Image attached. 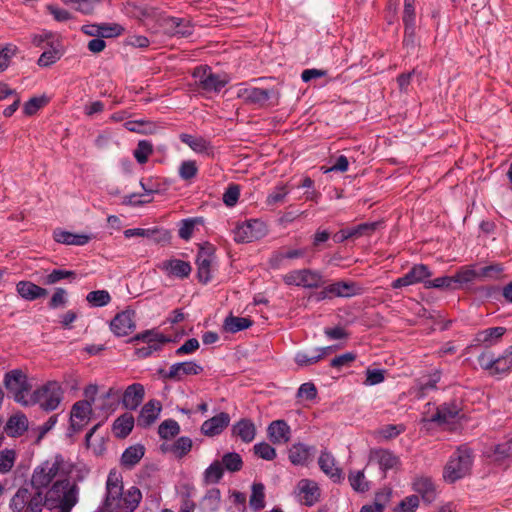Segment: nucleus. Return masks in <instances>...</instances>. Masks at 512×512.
<instances>
[{"instance_id": "f257e3e1", "label": "nucleus", "mask_w": 512, "mask_h": 512, "mask_svg": "<svg viewBox=\"0 0 512 512\" xmlns=\"http://www.w3.org/2000/svg\"><path fill=\"white\" fill-rule=\"evenodd\" d=\"M142 498L141 491L130 487L123 491L122 476L119 472L110 471L106 482V499L103 508L108 512H133Z\"/></svg>"}, {"instance_id": "f03ea898", "label": "nucleus", "mask_w": 512, "mask_h": 512, "mask_svg": "<svg viewBox=\"0 0 512 512\" xmlns=\"http://www.w3.org/2000/svg\"><path fill=\"white\" fill-rule=\"evenodd\" d=\"M72 471L73 464L64 459L62 455L58 454L38 465L33 470L30 482L34 490L42 491L43 488L48 487L55 478H66Z\"/></svg>"}, {"instance_id": "7ed1b4c3", "label": "nucleus", "mask_w": 512, "mask_h": 512, "mask_svg": "<svg viewBox=\"0 0 512 512\" xmlns=\"http://www.w3.org/2000/svg\"><path fill=\"white\" fill-rule=\"evenodd\" d=\"M44 497V506L49 509H58V512H71L78 501V487L69 479L56 480L47 490Z\"/></svg>"}, {"instance_id": "20e7f679", "label": "nucleus", "mask_w": 512, "mask_h": 512, "mask_svg": "<svg viewBox=\"0 0 512 512\" xmlns=\"http://www.w3.org/2000/svg\"><path fill=\"white\" fill-rule=\"evenodd\" d=\"M473 463L472 451L467 447L458 448L444 467L443 478L454 483L469 474Z\"/></svg>"}, {"instance_id": "39448f33", "label": "nucleus", "mask_w": 512, "mask_h": 512, "mask_svg": "<svg viewBox=\"0 0 512 512\" xmlns=\"http://www.w3.org/2000/svg\"><path fill=\"white\" fill-rule=\"evenodd\" d=\"M63 398V390L56 381H49L36 389L28 400V406L38 404L44 411L57 409Z\"/></svg>"}, {"instance_id": "423d86ee", "label": "nucleus", "mask_w": 512, "mask_h": 512, "mask_svg": "<svg viewBox=\"0 0 512 512\" xmlns=\"http://www.w3.org/2000/svg\"><path fill=\"white\" fill-rule=\"evenodd\" d=\"M9 507L12 512H42L43 491H30L26 487H20L11 498Z\"/></svg>"}, {"instance_id": "0eeeda50", "label": "nucleus", "mask_w": 512, "mask_h": 512, "mask_svg": "<svg viewBox=\"0 0 512 512\" xmlns=\"http://www.w3.org/2000/svg\"><path fill=\"white\" fill-rule=\"evenodd\" d=\"M5 388L13 395L14 400L24 406H28L29 394L32 386L28 382L26 374L19 369L5 374Z\"/></svg>"}, {"instance_id": "6e6552de", "label": "nucleus", "mask_w": 512, "mask_h": 512, "mask_svg": "<svg viewBox=\"0 0 512 512\" xmlns=\"http://www.w3.org/2000/svg\"><path fill=\"white\" fill-rule=\"evenodd\" d=\"M193 77L199 87L206 92H218L228 83V78L225 75L213 73L208 66L195 68Z\"/></svg>"}, {"instance_id": "1a4fd4ad", "label": "nucleus", "mask_w": 512, "mask_h": 512, "mask_svg": "<svg viewBox=\"0 0 512 512\" xmlns=\"http://www.w3.org/2000/svg\"><path fill=\"white\" fill-rule=\"evenodd\" d=\"M283 281L287 285H295L304 288H318L324 283L322 274L311 269L290 271L284 275Z\"/></svg>"}, {"instance_id": "9d476101", "label": "nucleus", "mask_w": 512, "mask_h": 512, "mask_svg": "<svg viewBox=\"0 0 512 512\" xmlns=\"http://www.w3.org/2000/svg\"><path fill=\"white\" fill-rule=\"evenodd\" d=\"M92 404L89 400L76 402L70 413L69 435L80 432L90 421Z\"/></svg>"}, {"instance_id": "9b49d317", "label": "nucleus", "mask_w": 512, "mask_h": 512, "mask_svg": "<svg viewBox=\"0 0 512 512\" xmlns=\"http://www.w3.org/2000/svg\"><path fill=\"white\" fill-rule=\"evenodd\" d=\"M266 225L259 220H252L238 225L234 230V240L238 243H249L264 237Z\"/></svg>"}, {"instance_id": "f8f14e48", "label": "nucleus", "mask_w": 512, "mask_h": 512, "mask_svg": "<svg viewBox=\"0 0 512 512\" xmlns=\"http://www.w3.org/2000/svg\"><path fill=\"white\" fill-rule=\"evenodd\" d=\"M215 263L214 248L211 245L201 246L197 258V277L200 282L207 284L212 279Z\"/></svg>"}, {"instance_id": "ddd939ff", "label": "nucleus", "mask_w": 512, "mask_h": 512, "mask_svg": "<svg viewBox=\"0 0 512 512\" xmlns=\"http://www.w3.org/2000/svg\"><path fill=\"white\" fill-rule=\"evenodd\" d=\"M131 341H143L147 344V346L138 348L136 350V354L139 358H146L150 356L154 351L159 350L161 345L167 340L162 334L154 330H147L134 336Z\"/></svg>"}, {"instance_id": "4468645a", "label": "nucleus", "mask_w": 512, "mask_h": 512, "mask_svg": "<svg viewBox=\"0 0 512 512\" xmlns=\"http://www.w3.org/2000/svg\"><path fill=\"white\" fill-rule=\"evenodd\" d=\"M460 407L457 403H444L437 408V411L430 418H423L422 423L428 428V425L436 423L439 426L452 423L460 413Z\"/></svg>"}, {"instance_id": "2eb2a0df", "label": "nucleus", "mask_w": 512, "mask_h": 512, "mask_svg": "<svg viewBox=\"0 0 512 512\" xmlns=\"http://www.w3.org/2000/svg\"><path fill=\"white\" fill-rule=\"evenodd\" d=\"M236 96L243 99L247 103L263 104L271 96H275L278 99L279 94L272 90L261 89L257 87H247L244 84H239L236 87Z\"/></svg>"}, {"instance_id": "dca6fc26", "label": "nucleus", "mask_w": 512, "mask_h": 512, "mask_svg": "<svg viewBox=\"0 0 512 512\" xmlns=\"http://www.w3.org/2000/svg\"><path fill=\"white\" fill-rule=\"evenodd\" d=\"M203 367L194 361H185L172 364L167 372L161 371L165 379L182 381L185 376L198 375Z\"/></svg>"}, {"instance_id": "f3484780", "label": "nucleus", "mask_w": 512, "mask_h": 512, "mask_svg": "<svg viewBox=\"0 0 512 512\" xmlns=\"http://www.w3.org/2000/svg\"><path fill=\"white\" fill-rule=\"evenodd\" d=\"M431 276V272L428 267L424 264H418L411 268L404 276L397 278L392 282L394 289L410 286L419 282H423L425 279Z\"/></svg>"}, {"instance_id": "a211bd4d", "label": "nucleus", "mask_w": 512, "mask_h": 512, "mask_svg": "<svg viewBox=\"0 0 512 512\" xmlns=\"http://www.w3.org/2000/svg\"><path fill=\"white\" fill-rule=\"evenodd\" d=\"M135 312L133 310H125L118 313L111 321L110 327L116 336H126L135 329L134 321Z\"/></svg>"}, {"instance_id": "6ab92c4d", "label": "nucleus", "mask_w": 512, "mask_h": 512, "mask_svg": "<svg viewBox=\"0 0 512 512\" xmlns=\"http://www.w3.org/2000/svg\"><path fill=\"white\" fill-rule=\"evenodd\" d=\"M162 405L158 400L148 401L141 409L137 417V425L142 428L151 426L159 417Z\"/></svg>"}, {"instance_id": "aec40b11", "label": "nucleus", "mask_w": 512, "mask_h": 512, "mask_svg": "<svg viewBox=\"0 0 512 512\" xmlns=\"http://www.w3.org/2000/svg\"><path fill=\"white\" fill-rule=\"evenodd\" d=\"M378 225V222L362 223L353 228L342 229L334 234L333 239L335 242L341 243L350 238H358L363 235H369L376 230Z\"/></svg>"}, {"instance_id": "412c9836", "label": "nucleus", "mask_w": 512, "mask_h": 512, "mask_svg": "<svg viewBox=\"0 0 512 512\" xmlns=\"http://www.w3.org/2000/svg\"><path fill=\"white\" fill-rule=\"evenodd\" d=\"M145 396L144 386L140 383L129 385L122 394V404L126 409L135 410Z\"/></svg>"}, {"instance_id": "4be33fe9", "label": "nucleus", "mask_w": 512, "mask_h": 512, "mask_svg": "<svg viewBox=\"0 0 512 512\" xmlns=\"http://www.w3.org/2000/svg\"><path fill=\"white\" fill-rule=\"evenodd\" d=\"M298 497L301 503L306 506L314 505L320 496L317 484L308 479H302L298 485Z\"/></svg>"}, {"instance_id": "5701e85b", "label": "nucleus", "mask_w": 512, "mask_h": 512, "mask_svg": "<svg viewBox=\"0 0 512 512\" xmlns=\"http://www.w3.org/2000/svg\"><path fill=\"white\" fill-rule=\"evenodd\" d=\"M230 422V417L227 413L221 412L214 417L203 422L201 432L209 437L220 434Z\"/></svg>"}, {"instance_id": "b1692460", "label": "nucleus", "mask_w": 512, "mask_h": 512, "mask_svg": "<svg viewBox=\"0 0 512 512\" xmlns=\"http://www.w3.org/2000/svg\"><path fill=\"white\" fill-rule=\"evenodd\" d=\"M163 27L166 33L173 36L188 37L192 34V26L188 20L176 17L163 19Z\"/></svg>"}, {"instance_id": "393cba45", "label": "nucleus", "mask_w": 512, "mask_h": 512, "mask_svg": "<svg viewBox=\"0 0 512 512\" xmlns=\"http://www.w3.org/2000/svg\"><path fill=\"white\" fill-rule=\"evenodd\" d=\"M159 268L167 275H172L179 278L188 277L192 270L189 262L180 259L165 260L159 265Z\"/></svg>"}, {"instance_id": "a878e982", "label": "nucleus", "mask_w": 512, "mask_h": 512, "mask_svg": "<svg viewBox=\"0 0 512 512\" xmlns=\"http://www.w3.org/2000/svg\"><path fill=\"white\" fill-rule=\"evenodd\" d=\"M370 460L376 461L383 471L396 468L399 465V458L387 449L372 450L370 452Z\"/></svg>"}, {"instance_id": "bb28decb", "label": "nucleus", "mask_w": 512, "mask_h": 512, "mask_svg": "<svg viewBox=\"0 0 512 512\" xmlns=\"http://www.w3.org/2000/svg\"><path fill=\"white\" fill-rule=\"evenodd\" d=\"M328 291L333 297H352L362 293V288L352 281H338L328 285Z\"/></svg>"}, {"instance_id": "cd10ccee", "label": "nucleus", "mask_w": 512, "mask_h": 512, "mask_svg": "<svg viewBox=\"0 0 512 512\" xmlns=\"http://www.w3.org/2000/svg\"><path fill=\"white\" fill-rule=\"evenodd\" d=\"M268 435L274 444H284L290 440V428L283 420H276L268 426Z\"/></svg>"}, {"instance_id": "c85d7f7f", "label": "nucleus", "mask_w": 512, "mask_h": 512, "mask_svg": "<svg viewBox=\"0 0 512 512\" xmlns=\"http://www.w3.org/2000/svg\"><path fill=\"white\" fill-rule=\"evenodd\" d=\"M314 451L315 448L313 446L303 443L293 444L288 451L289 460L294 465H304L308 462Z\"/></svg>"}, {"instance_id": "c756f323", "label": "nucleus", "mask_w": 512, "mask_h": 512, "mask_svg": "<svg viewBox=\"0 0 512 512\" xmlns=\"http://www.w3.org/2000/svg\"><path fill=\"white\" fill-rule=\"evenodd\" d=\"M232 434L239 437L243 442L250 443L256 436V427L249 419H241L232 427Z\"/></svg>"}, {"instance_id": "7c9ffc66", "label": "nucleus", "mask_w": 512, "mask_h": 512, "mask_svg": "<svg viewBox=\"0 0 512 512\" xmlns=\"http://www.w3.org/2000/svg\"><path fill=\"white\" fill-rule=\"evenodd\" d=\"M28 429V419L24 414L11 416L5 426L6 433L11 437L23 435Z\"/></svg>"}, {"instance_id": "2f4dec72", "label": "nucleus", "mask_w": 512, "mask_h": 512, "mask_svg": "<svg viewBox=\"0 0 512 512\" xmlns=\"http://www.w3.org/2000/svg\"><path fill=\"white\" fill-rule=\"evenodd\" d=\"M17 292L26 300H35L37 298L45 297L48 291L29 281H21L17 284Z\"/></svg>"}, {"instance_id": "473e14b6", "label": "nucleus", "mask_w": 512, "mask_h": 512, "mask_svg": "<svg viewBox=\"0 0 512 512\" xmlns=\"http://www.w3.org/2000/svg\"><path fill=\"white\" fill-rule=\"evenodd\" d=\"M54 239L56 242L65 245L83 246L90 241L91 237L86 234H74L68 231L56 230L54 232Z\"/></svg>"}, {"instance_id": "72a5a7b5", "label": "nucleus", "mask_w": 512, "mask_h": 512, "mask_svg": "<svg viewBox=\"0 0 512 512\" xmlns=\"http://www.w3.org/2000/svg\"><path fill=\"white\" fill-rule=\"evenodd\" d=\"M305 254H306V250L302 249V248L283 247L280 250L273 253V255L270 259V264L273 267L278 268L282 264L283 260H285V259L292 260V259L301 258Z\"/></svg>"}, {"instance_id": "f704fd0d", "label": "nucleus", "mask_w": 512, "mask_h": 512, "mask_svg": "<svg viewBox=\"0 0 512 512\" xmlns=\"http://www.w3.org/2000/svg\"><path fill=\"white\" fill-rule=\"evenodd\" d=\"M320 469L332 479H341V470L336 466L334 457L327 451H323L318 460Z\"/></svg>"}, {"instance_id": "c9c22d12", "label": "nucleus", "mask_w": 512, "mask_h": 512, "mask_svg": "<svg viewBox=\"0 0 512 512\" xmlns=\"http://www.w3.org/2000/svg\"><path fill=\"white\" fill-rule=\"evenodd\" d=\"M506 332L505 327H492L476 334L475 342L487 346L495 344Z\"/></svg>"}, {"instance_id": "e433bc0d", "label": "nucleus", "mask_w": 512, "mask_h": 512, "mask_svg": "<svg viewBox=\"0 0 512 512\" xmlns=\"http://www.w3.org/2000/svg\"><path fill=\"white\" fill-rule=\"evenodd\" d=\"M192 444L189 437L183 436L170 445H161V449L165 452H171L176 458H182L190 452Z\"/></svg>"}, {"instance_id": "4c0bfd02", "label": "nucleus", "mask_w": 512, "mask_h": 512, "mask_svg": "<svg viewBox=\"0 0 512 512\" xmlns=\"http://www.w3.org/2000/svg\"><path fill=\"white\" fill-rule=\"evenodd\" d=\"M413 486L414 490L422 496L424 501L431 503L435 500V486L430 478L420 477L416 479Z\"/></svg>"}, {"instance_id": "58836bf2", "label": "nucleus", "mask_w": 512, "mask_h": 512, "mask_svg": "<svg viewBox=\"0 0 512 512\" xmlns=\"http://www.w3.org/2000/svg\"><path fill=\"white\" fill-rule=\"evenodd\" d=\"M144 454V446L140 444L130 446L123 452L121 457V464L124 467L132 468L143 458Z\"/></svg>"}, {"instance_id": "ea45409f", "label": "nucleus", "mask_w": 512, "mask_h": 512, "mask_svg": "<svg viewBox=\"0 0 512 512\" xmlns=\"http://www.w3.org/2000/svg\"><path fill=\"white\" fill-rule=\"evenodd\" d=\"M179 138L196 153H207L211 149L210 142L201 136L183 133Z\"/></svg>"}, {"instance_id": "a19ab883", "label": "nucleus", "mask_w": 512, "mask_h": 512, "mask_svg": "<svg viewBox=\"0 0 512 512\" xmlns=\"http://www.w3.org/2000/svg\"><path fill=\"white\" fill-rule=\"evenodd\" d=\"M134 427V418L130 414H123L113 424V431L119 438H125Z\"/></svg>"}, {"instance_id": "79ce46f5", "label": "nucleus", "mask_w": 512, "mask_h": 512, "mask_svg": "<svg viewBox=\"0 0 512 512\" xmlns=\"http://www.w3.org/2000/svg\"><path fill=\"white\" fill-rule=\"evenodd\" d=\"M161 233V237L155 238L156 241H167L170 239V235L167 231H160L159 229H143V228H134V229H127L124 232V235L126 238L139 236V237H147L151 238L155 234Z\"/></svg>"}, {"instance_id": "37998d69", "label": "nucleus", "mask_w": 512, "mask_h": 512, "mask_svg": "<svg viewBox=\"0 0 512 512\" xmlns=\"http://www.w3.org/2000/svg\"><path fill=\"white\" fill-rule=\"evenodd\" d=\"M405 427L402 424L394 425L388 424L380 427L375 431V437L379 441H388L396 438L402 432H404Z\"/></svg>"}, {"instance_id": "c03bdc74", "label": "nucleus", "mask_w": 512, "mask_h": 512, "mask_svg": "<svg viewBox=\"0 0 512 512\" xmlns=\"http://www.w3.org/2000/svg\"><path fill=\"white\" fill-rule=\"evenodd\" d=\"M252 325V321L244 317L229 316L224 321V329L230 333H236L238 331L249 328Z\"/></svg>"}, {"instance_id": "a18cd8bd", "label": "nucleus", "mask_w": 512, "mask_h": 512, "mask_svg": "<svg viewBox=\"0 0 512 512\" xmlns=\"http://www.w3.org/2000/svg\"><path fill=\"white\" fill-rule=\"evenodd\" d=\"M180 432V426L177 421L173 419L164 420L158 427V434L160 438L169 440L177 436Z\"/></svg>"}, {"instance_id": "49530a36", "label": "nucleus", "mask_w": 512, "mask_h": 512, "mask_svg": "<svg viewBox=\"0 0 512 512\" xmlns=\"http://www.w3.org/2000/svg\"><path fill=\"white\" fill-rule=\"evenodd\" d=\"M265 487L262 483H254L252 485V493L250 495L249 504L254 510H260L265 507Z\"/></svg>"}, {"instance_id": "de8ad7c7", "label": "nucleus", "mask_w": 512, "mask_h": 512, "mask_svg": "<svg viewBox=\"0 0 512 512\" xmlns=\"http://www.w3.org/2000/svg\"><path fill=\"white\" fill-rule=\"evenodd\" d=\"M224 473V468L220 461H214L203 474V480L206 484H215L220 481Z\"/></svg>"}, {"instance_id": "09e8293b", "label": "nucleus", "mask_w": 512, "mask_h": 512, "mask_svg": "<svg viewBox=\"0 0 512 512\" xmlns=\"http://www.w3.org/2000/svg\"><path fill=\"white\" fill-rule=\"evenodd\" d=\"M220 462L222 463L223 468L232 473L241 470L243 466L242 458L236 452L224 454Z\"/></svg>"}, {"instance_id": "8fccbe9b", "label": "nucleus", "mask_w": 512, "mask_h": 512, "mask_svg": "<svg viewBox=\"0 0 512 512\" xmlns=\"http://www.w3.org/2000/svg\"><path fill=\"white\" fill-rule=\"evenodd\" d=\"M455 285H462L474 280H479L478 270L473 269L470 266H465L460 269L454 276Z\"/></svg>"}, {"instance_id": "3c124183", "label": "nucleus", "mask_w": 512, "mask_h": 512, "mask_svg": "<svg viewBox=\"0 0 512 512\" xmlns=\"http://www.w3.org/2000/svg\"><path fill=\"white\" fill-rule=\"evenodd\" d=\"M86 300L95 307L106 306L111 301V296L106 290H96L87 294Z\"/></svg>"}, {"instance_id": "603ef678", "label": "nucleus", "mask_w": 512, "mask_h": 512, "mask_svg": "<svg viewBox=\"0 0 512 512\" xmlns=\"http://www.w3.org/2000/svg\"><path fill=\"white\" fill-rule=\"evenodd\" d=\"M504 268L501 264H492L478 269L479 280H495L501 277Z\"/></svg>"}, {"instance_id": "864d4df0", "label": "nucleus", "mask_w": 512, "mask_h": 512, "mask_svg": "<svg viewBox=\"0 0 512 512\" xmlns=\"http://www.w3.org/2000/svg\"><path fill=\"white\" fill-rule=\"evenodd\" d=\"M75 278L76 273L74 271L55 269L43 279V284L52 285L61 281L62 279L73 280Z\"/></svg>"}, {"instance_id": "5fc2aeb1", "label": "nucleus", "mask_w": 512, "mask_h": 512, "mask_svg": "<svg viewBox=\"0 0 512 512\" xmlns=\"http://www.w3.org/2000/svg\"><path fill=\"white\" fill-rule=\"evenodd\" d=\"M512 368V346L507 348L502 355L496 358V373L502 374Z\"/></svg>"}, {"instance_id": "6e6d98bb", "label": "nucleus", "mask_w": 512, "mask_h": 512, "mask_svg": "<svg viewBox=\"0 0 512 512\" xmlns=\"http://www.w3.org/2000/svg\"><path fill=\"white\" fill-rule=\"evenodd\" d=\"M349 482L351 487L357 492H365L369 489L368 482L362 471H353L349 474Z\"/></svg>"}, {"instance_id": "4d7b16f0", "label": "nucleus", "mask_w": 512, "mask_h": 512, "mask_svg": "<svg viewBox=\"0 0 512 512\" xmlns=\"http://www.w3.org/2000/svg\"><path fill=\"white\" fill-rule=\"evenodd\" d=\"M16 453L12 449L0 451V473L9 472L14 466Z\"/></svg>"}, {"instance_id": "13d9d810", "label": "nucleus", "mask_w": 512, "mask_h": 512, "mask_svg": "<svg viewBox=\"0 0 512 512\" xmlns=\"http://www.w3.org/2000/svg\"><path fill=\"white\" fill-rule=\"evenodd\" d=\"M289 193L287 185H278L274 190L267 196L266 203L269 206H273L284 202L286 196Z\"/></svg>"}, {"instance_id": "bf43d9fd", "label": "nucleus", "mask_w": 512, "mask_h": 512, "mask_svg": "<svg viewBox=\"0 0 512 512\" xmlns=\"http://www.w3.org/2000/svg\"><path fill=\"white\" fill-rule=\"evenodd\" d=\"M47 104V98L42 97H33L27 102H25L23 106V113L26 116H32L38 112L42 107Z\"/></svg>"}, {"instance_id": "052dcab7", "label": "nucleus", "mask_w": 512, "mask_h": 512, "mask_svg": "<svg viewBox=\"0 0 512 512\" xmlns=\"http://www.w3.org/2000/svg\"><path fill=\"white\" fill-rule=\"evenodd\" d=\"M419 498L416 495L405 497L395 508L394 512H415L419 507Z\"/></svg>"}, {"instance_id": "680f3d73", "label": "nucleus", "mask_w": 512, "mask_h": 512, "mask_svg": "<svg viewBox=\"0 0 512 512\" xmlns=\"http://www.w3.org/2000/svg\"><path fill=\"white\" fill-rule=\"evenodd\" d=\"M152 145L150 142L142 140L138 143L137 148L134 150V157L140 164L147 162L149 155L152 153Z\"/></svg>"}, {"instance_id": "e2e57ef3", "label": "nucleus", "mask_w": 512, "mask_h": 512, "mask_svg": "<svg viewBox=\"0 0 512 512\" xmlns=\"http://www.w3.org/2000/svg\"><path fill=\"white\" fill-rule=\"evenodd\" d=\"M490 456L494 457L496 461H502L512 455V442L507 441L492 448Z\"/></svg>"}, {"instance_id": "0e129e2a", "label": "nucleus", "mask_w": 512, "mask_h": 512, "mask_svg": "<svg viewBox=\"0 0 512 512\" xmlns=\"http://www.w3.org/2000/svg\"><path fill=\"white\" fill-rule=\"evenodd\" d=\"M253 450L258 457L267 461H271L276 457V450L266 442L254 445Z\"/></svg>"}, {"instance_id": "69168bd1", "label": "nucleus", "mask_w": 512, "mask_h": 512, "mask_svg": "<svg viewBox=\"0 0 512 512\" xmlns=\"http://www.w3.org/2000/svg\"><path fill=\"white\" fill-rule=\"evenodd\" d=\"M198 172V167L195 161L187 160L183 161L179 167V175L183 180L193 179Z\"/></svg>"}, {"instance_id": "338daca9", "label": "nucleus", "mask_w": 512, "mask_h": 512, "mask_svg": "<svg viewBox=\"0 0 512 512\" xmlns=\"http://www.w3.org/2000/svg\"><path fill=\"white\" fill-rule=\"evenodd\" d=\"M294 360L299 367H308L320 361L319 356L314 351L311 354L299 351L295 354Z\"/></svg>"}, {"instance_id": "774afa93", "label": "nucleus", "mask_w": 512, "mask_h": 512, "mask_svg": "<svg viewBox=\"0 0 512 512\" xmlns=\"http://www.w3.org/2000/svg\"><path fill=\"white\" fill-rule=\"evenodd\" d=\"M425 287L455 289L456 285L453 276H444L425 282Z\"/></svg>"}]
</instances>
